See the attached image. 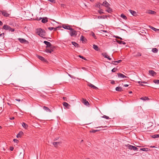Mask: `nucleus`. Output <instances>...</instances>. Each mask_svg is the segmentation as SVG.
I'll return each mask as SVG.
<instances>
[{"label": "nucleus", "mask_w": 159, "mask_h": 159, "mask_svg": "<svg viewBox=\"0 0 159 159\" xmlns=\"http://www.w3.org/2000/svg\"><path fill=\"white\" fill-rule=\"evenodd\" d=\"M121 61H122V60H120L117 61H112V63L113 64L117 65L118 63H119Z\"/></svg>", "instance_id": "aec40b11"}, {"label": "nucleus", "mask_w": 159, "mask_h": 159, "mask_svg": "<svg viewBox=\"0 0 159 159\" xmlns=\"http://www.w3.org/2000/svg\"><path fill=\"white\" fill-rule=\"evenodd\" d=\"M153 82L157 84H159V80H154L153 81Z\"/></svg>", "instance_id": "58836bf2"}, {"label": "nucleus", "mask_w": 159, "mask_h": 159, "mask_svg": "<svg viewBox=\"0 0 159 159\" xmlns=\"http://www.w3.org/2000/svg\"><path fill=\"white\" fill-rule=\"evenodd\" d=\"M48 21V20L47 17H46L45 19L43 18L42 20V22L43 23H45L47 22Z\"/></svg>", "instance_id": "cd10ccee"}, {"label": "nucleus", "mask_w": 159, "mask_h": 159, "mask_svg": "<svg viewBox=\"0 0 159 159\" xmlns=\"http://www.w3.org/2000/svg\"><path fill=\"white\" fill-rule=\"evenodd\" d=\"M149 73L150 75L152 76L155 75L157 74V73L152 70H149Z\"/></svg>", "instance_id": "9b49d317"}, {"label": "nucleus", "mask_w": 159, "mask_h": 159, "mask_svg": "<svg viewBox=\"0 0 159 159\" xmlns=\"http://www.w3.org/2000/svg\"><path fill=\"white\" fill-rule=\"evenodd\" d=\"M148 149L147 148H142L140 149V151H148Z\"/></svg>", "instance_id": "a19ab883"}, {"label": "nucleus", "mask_w": 159, "mask_h": 159, "mask_svg": "<svg viewBox=\"0 0 159 159\" xmlns=\"http://www.w3.org/2000/svg\"><path fill=\"white\" fill-rule=\"evenodd\" d=\"M116 40L118 43L120 44H123L124 45H125L126 44V43L124 41H120L116 39Z\"/></svg>", "instance_id": "412c9836"}, {"label": "nucleus", "mask_w": 159, "mask_h": 159, "mask_svg": "<svg viewBox=\"0 0 159 159\" xmlns=\"http://www.w3.org/2000/svg\"><path fill=\"white\" fill-rule=\"evenodd\" d=\"M125 146H126L127 147H128V148L131 150H133L134 151L136 150L137 151L138 150V148H137V147H135L134 146L131 145L129 144L125 145Z\"/></svg>", "instance_id": "f03ea898"}, {"label": "nucleus", "mask_w": 159, "mask_h": 159, "mask_svg": "<svg viewBox=\"0 0 159 159\" xmlns=\"http://www.w3.org/2000/svg\"><path fill=\"white\" fill-rule=\"evenodd\" d=\"M118 77L119 78H128V77L127 76H126L124 75L123 74L120 73H117Z\"/></svg>", "instance_id": "6e6552de"}, {"label": "nucleus", "mask_w": 159, "mask_h": 159, "mask_svg": "<svg viewBox=\"0 0 159 159\" xmlns=\"http://www.w3.org/2000/svg\"><path fill=\"white\" fill-rule=\"evenodd\" d=\"M15 100L19 102H20V99H16Z\"/></svg>", "instance_id": "680f3d73"}, {"label": "nucleus", "mask_w": 159, "mask_h": 159, "mask_svg": "<svg viewBox=\"0 0 159 159\" xmlns=\"http://www.w3.org/2000/svg\"><path fill=\"white\" fill-rule=\"evenodd\" d=\"M140 99L142 100H144V101H145L146 100H148L149 99V98L148 97H142L140 98Z\"/></svg>", "instance_id": "7c9ffc66"}, {"label": "nucleus", "mask_w": 159, "mask_h": 159, "mask_svg": "<svg viewBox=\"0 0 159 159\" xmlns=\"http://www.w3.org/2000/svg\"><path fill=\"white\" fill-rule=\"evenodd\" d=\"M13 141L15 143H17L19 142V141L18 140H17V139H13Z\"/></svg>", "instance_id": "8fccbe9b"}, {"label": "nucleus", "mask_w": 159, "mask_h": 159, "mask_svg": "<svg viewBox=\"0 0 159 159\" xmlns=\"http://www.w3.org/2000/svg\"><path fill=\"white\" fill-rule=\"evenodd\" d=\"M48 29L50 30H54V28L53 27H49L48 28Z\"/></svg>", "instance_id": "49530a36"}, {"label": "nucleus", "mask_w": 159, "mask_h": 159, "mask_svg": "<svg viewBox=\"0 0 159 159\" xmlns=\"http://www.w3.org/2000/svg\"><path fill=\"white\" fill-rule=\"evenodd\" d=\"M88 85L91 88H93L94 89H98V88L93 84L89 83L88 84Z\"/></svg>", "instance_id": "ddd939ff"}, {"label": "nucleus", "mask_w": 159, "mask_h": 159, "mask_svg": "<svg viewBox=\"0 0 159 159\" xmlns=\"http://www.w3.org/2000/svg\"><path fill=\"white\" fill-rule=\"evenodd\" d=\"M105 17H107V16H105V17L104 16H98L97 18L98 19H105Z\"/></svg>", "instance_id": "e433bc0d"}, {"label": "nucleus", "mask_w": 159, "mask_h": 159, "mask_svg": "<svg viewBox=\"0 0 159 159\" xmlns=\"http://www.w3.org/2000/svg\"><path fill=\"white\" fill-rule=\"evenodd\" d=\"M37 34L41 37L45 36L46 34L45 31L41 28L37 29L36 30Z\"/></svg>", "instance_id": "f257e3e1"}, {"label": "nucleus", "mask_w": 159, "mask_h": 159, "mask_svg": "<svg viewBox=\"0 0 159 159\" xmlns=\"http://www.w3.org/2000/svg\"><path fill=\"white\" fill-rule=\"evenodd\" d=\"M149 27L150 29H152V30H154L155 31H156L158 30H159V29H157L155 28L154 27H153L152 26H149Z\"/></svg>", "instance_id": "72a5a7b5"}, {"label": "nucleus", "mask_w": 159, "mask_h": 159, "mask_svg": "<svg viewBox=\"0 0 159 159\" xmlns=\"http://www.w3.org/2000/svg\"><path fill=\"white\" fill-rule=\"evenodd\" d=\"M107 127V126H101L100 127H97V128H101V127H102V128H106Z\"/></svg>", "instance_id": "5fc2aeb1"}, {"label": "nucleus", "mask_w": 159, "mask_h": 159, "mask_svg": "<svg viewBox=\"0 0 159 159\" xmlns=\"http://www.w3.org/2000/svg\"><path fill=\"white\" fill-rule=\"evenodd\" d=\"M53 145L55 147H57V146L58 145H60L61 144V142H53Z\"/></svg>", "instance_id": "4be33fe9"}, {"label": "nucleus", "mask_w": 159, "mask_h": 159, "mask_svg": "<svg viewBox=\"0 0 159 159\" xmlns=\"http://www.w3.org/2000/svg\"><path fill=\"white\" fill-rule=\"evenodd\" d=\"M93 48L96 51H99L100 50L99 48H98V46L95 44H93Z\"/></svg>", "instance_id": "6ab92c4d"}, {"label": "nucleus", "mask_w": 159, "mask_h": 159, "mask_svg": "<svg viewBox=\"0 0 159 159\" xmlns=\"http://www.w3.org/2000/svg\"><path fill=\"white\" fill-rule=\"evenodd\" d=\"M141 56V53L138 52L137 54L136 55V56Z\"/></svg>", "instance_id": "de8ad7c7"}, {"label": "nucleus", "mask_w": 159, "mask_h": 159, "mask_svg": "<svg viewBox=\"0 0 159 159\" xmlns=\"http://www.w3.org/2000/svg\"><path fill=\"white\" fill-rule=\"evenodd\" d=\"M100 129H97V130H92L90 131V133H94L96 132L99 131Z\"/></svg>", "instance_id": "c9c22d12"}, {"label": "nucleus", "mask_w": 159, "mask_h": 159, "mask_svg": "<svg viewBox=\"0 0 159 159\" xmlns=\"http://www.w3.org/2000/svg\"><path fill=\"white\" fill-rule=\"evenodd\" d=\"M59 28V26L57 27L54 28V30L55 31H56L57 30V28Z\"/></svg>", "instance_id": "bf43d9fd"}, {"label": "nucleus", "mask_w": 159, "mask_h": 159, "mask_svg": "<svg viewBox=\"0 0 159 159\" xmlns=\"http://www.w3.org/2000/svg\"><path fill=\"white\" fill-rule=\"evenodd\" d=\"M3 28L4 29L6 30H8L10 31V29H11V27L7 25H4L3 26Z\"/></svg>", "instance_id": "f8f14e48"}, {"label": "nucleus", "mask_w": 159, "mask_h": 159, "mask_svg": "<svg viewBox=\"0 0 159 159\" xmlns=\"http://www.w3.org/2000/svg\"><path fill=\"white\" fill-rule=\"evenodd\" d=\"M138 83L141 86H143L144 85L142 84V83H144V84H147V82H145V81H138Z\"/></svg>", "instance_id": "f704fd0d"}, {"label": "nucleus", "mask_w": 159, "mask_h": 159, "mask_svg": "<svg viewBox=\"0 0 159 159\" xmlns=\"http://www.w3.org/2000/svg\"><path fill=\"white\" fill-rule=\"evenodd\" d=\"M49 50L48 49H46V50H45V51L47 52H48L49 51Z\"/></svg>", "instance_id": "e2e57ef3"}, {"label": "nucleus", "mask_w": 159, "mask_h": 159, "mask_svg": "<svg viewBox=\"0 0 159 159\" xmlns=\"http://www.w3.org/2000/svg\"><path fill=\"white\" fill-rule=\"evenodd\" d=\"M101 5L106 7H108L110 5V4L106 1H104Z\"/></svg>", "instance_id": "1a4fd4ad"}, {"label": "nucleus", "mask_w": 159, "mask_h": 159, "mask_svg": "<svg viewBox=\"0 0 159 159\" xmlns=\"http://www.w3.org/2000/svg\"><path fill=\"white\" fill-rule=\"evenodd\" d=\"M19 41L21 43H28V42L24 39L19 38L18 39Z\"/></svg>", "instance_id": "39448f33"}, {"label": "nucleus", "mask_w": 159, "mask_h": 159, "mask_svg": "<svg viewBox=\"0 0 159 159\" xmlns=\"http://www.w3.org/2000/svg\"><path fill=\"white\" fill-rule=\"evenodd\" d=\"M43 109L46 110V111H49V112H51V110L48 107H47L46 106H43Z\"/></svg>", "instance_id": "5701e85b"}, {"label": "nucleus", "mask_w": 159, "mask_h": 159, "mask_svg": "<svg viewBox=\"0 0 159 159\" xmlns=\"http://www.w3.org/2000/svg\"><path fill=\"white\" fill-rule=\"evenodd\" d=\"M106 58H107L109 60H111V59L110 57H109L108 56L107 57H106Z\"/></svg>", "instance_id": "0e129e2a"}, {"label": "nucleus", "mask_w": 159, "mask_h": 159, "mask_svg": "<svg viewBox=\"0 0 159 159\" xmlns=\"http://www.w3.org/2000/svg\"><path fill=\"white\" fill-rule=\"evenodd\" d=\"M101 4H100V3H98L97 4H96L95 5V7L96 8H98L99 9H101V6L102 5Z\"/></svg>", "instance_id": "393cba45"}, {"label": "nucleus", "mask_w": 159, "mask_h": 159, "mask_svg": "<svg viewBox=\"0 0 159 159\" xmlns=\"http://www.w3.org/2000/svg\"><path fill=\"white\" fill-rule=\"evenodd\" d=\"M81 102L86 106H88L89 105V103L88 101L84 98H82Z\"/></svg>", "instance_id": "9d476101"}, {"label": "nucleus", "mask_w": 159, "mask_h": 159, "mask_svg": "<svg viewBox=\"0 0 159 159\" xmlns=\"http://www.w3.org/2000/svg\"><path fill=\"white\" fill-rule=\"evenodd\" d=\"M43 43L46 45V48L52 47L51 46L52 45L50 42L47 41H44L43 42Z\"/></svg>", "instance_id": "0eeeda50"}, {"label": "nucleus", "mask_w": 159, "mask_h": 159, "mask_svg": "<svg viewBox=\"0 0 159 159\" xmlns=\"http://www.w3.org/2000/svg\"><path fill=\"white\" fill-rule=\"evenodd\" d=\"M24 133L22 131H20L16 135V137L17 138H20L21 137V136Z\"/></svg>", "instance_id": "f3484780"}, {"label": "nucleus", "mask_w": 159, "mask_h": 159, "mask_svg": "<svg viewBox=\"0 0 159 159\" xmlns=\"http://www.w3.org/2000/svg\"><path fill=\"white\" fill-rule=\"evenodd\" d=\"M51 50H49L48 52H49V53H51L53 51V50H52L53 48L51 47Z\"/></svg>", "instance_id": "09e8293b"}, {"label": "nucleus", "mask_w": 159, "mask_h": 159, "mask_svg": "<svg viewBox=\"0 0 159 159\" xmlns=\"http://www.w3.org/2000/svg\"><path fill=\"white\" fill-rule=\"evenodd\" d=\"M102 117L104 118H106V119H109V117L107 116L106 115H104L103 116H102Z\"/></svg>", "instance_id": "37998d69"}, {"label": "nucleus", "mask_w": 159, "mask_h": 159, "mask_svg": "<svg viewBox=\"0 0 159 159\" xmlns=\"http://www.w3.org/2000/svg\"><path fill=\"white\" fill-rule=\"evenodd\" d=\"M116 70H117L116 68H114L111 71H112V72H114L116 71Z\"/></svg>", "instance_id": "c03bdc74"}, {"label": "nucleus", "mask_w": 159, "mask_h": 159, "mask_svg": "<svg viewBox=\"0 0 159 159\" xmlns=\"http://www.w3.org/2000/svg\"><path fill=\"white\" fill-rule=\"evenodd\" d=\"M2 25V22L1 20H0V25Z\"/></svg>", "instance_id": "338daca9"}, {"label": "nucleus", "mask_w": 159, "mask_h": 159, "mask_svg": "<svg viewBox=\"0 0 159 159\" xmlns=\"http://www.w3.org/2000/svg\"><path fill=\"white\" fill-rule=\"evenodd\" d=\"M107 8V10H106V11L108 13H110L111 11V9L109 7Z\"/></svg>", "instance_id": "ea45409f"}, {"label": "nucleus", "mask_w": 159, "mask_h": 159, "mask_svg": "<svg viewBox=\"0 0 159 159\" xmlns=\"http://www.w3.org/2000/svg\"><path fill=\"white\" fill-rule=\"evenodd\" d=\"M102 9H101L100 10L98 11V12L100 14H101L104 13V12L102 11Z\"/></svg>", "instance_id": "a18cd8bd"}, {"label": "nucleus", "mask_w": 159, "mask_h": 159, "mask_svg": "<svg viewBox=\"0 0 159 159\" xmlns=\"http://www.w3.org/2000/svg\"><path fill=\"white\" fill-rule=\"evenodd\" d=\"M70 34L71 37H75L77 35V32L72 28V30H70Z\"/></svg>", "instance_id": "7ed1b4c3"}, {"label": "nucleus", "mask_w": 159, "mask_h": 159, "mask_svg": "<svg viewBox=\"0 0 159 159\" xmlns=\"http://www.w3.org/2000/svg\"><path fill=\"white\" fill-rule=\"evenodd\" d=\"M71 26L70 25H62V27L65 29L68 30H72V28L71 27Z\"/></svg>", "instance_id": "423d86ee"}, {"label": "nucleus", "mask_w": 159, "mask_h": 159, "mask_svg": "<svg viewBox=\"0 0 159 159\" xmlns=\"http://www.w3.org/2000/svg\"><path fill=\"white\" fill-rule=\"evenodd\" d=\"M120 16L124 20H126L127 19L126 16L123 14H122Z\"/></svg>", "instance_id": "473e14b6"}, {"label": "nucleus", "mask_w": 159, "mask_h": 159, "mask_svg": "<svg viewBox=\"0 0 159 159\" xmlns=\"http://www.w3.org/2000/svg\"><path fill=\"white\" fill-rule=\"evenodd\" d=\"M114 37H115L116 38L118 39H119V37L118 36H114Z\"/></svg>", "instance_id": "69168bd1"}, {"label": "nucleus", "mask_w": 159, "mask_h": 159, "mask_svg": "<svg viewBox=\"0 0 159 159\" xmlns=\"http://www.w3.org/2000/svg\"><path fill=\"white\" fill-rule=\"evenodd\" d=\"M80 40L82 41L83 43H84L85 42V40H86V39L82 35L80 37Z\"/></svg>", "instance_id": "a878e982"}, {"label": "nucleus", "mask_w": 159, "mask_h": 159, "mask_svg": "<svg viewBox=\"0 0 159 159\" xmlns=\"http://www.w3.org/2000/svg\"><path fill=\"white\" fill-rule=\"evenodd\" d=\"M129 11L134 16H135L137 15L136 12L131 10H129Z\"/></svg>", "instance_id": "a211bd4d"}, {"label": "nucleus", "mask_w": 159, "mask_h": 159, "mask_svg": "<svg viewBox=\"0 0 159 159\" xmlns=\"http://www.w3.org/2000/svg\"><path fill=\"white\" fill-rule=\"evenodd\" d=\"M79 57L80 58H81L82 59L85 60H87V59H86L84 57L82 56H81V55H79Z\"/></svg>", "instance_id": "79ce46f5"}, {"label": "nucleus", "mask_w": 159, "mask_h": 159, "mask_svg": "<svg viewBox=\"0 0 159 159\" xmlns=\"http://www.w3.org/2000/svg\"><path fill=\"white\" fill-rule=\"evenodd\" d=\"M102 55L105 58L107 57L108 56L107 55V54L106 52H103L102 53Z\"/></svg>", "instance_id": "4c0bfd02"}, {"label": "nucleus", "mask_w": 159, "mask_h": 159, "mask_svg": "<svg viewBox=\"0 0 159 159\" xmlns=\"http://www.w3.org/2000/svg\"><path fill=\"white\" fill-rule=\"evenodd\" d=\"M111 84H115V81L114 80H112L111 82Z\"/></svg>", "instance_id": "052dcab7"}, {"label": "nucleus", "mask_w": 159, "mask_h": 159, "mask_svg": "<svg viewBox=\"0 0 159 159\" xmlns=\"http://www.w3.org/2000/svg\"><path fill=\"white\" fill-rule=\"evenodd\" d=\"M22 126L25 129H27L28 127V125L24 122H23L22 124Z\"/></svg>", "instance_id": "bb28decb"}, {"label": "nucleus", "mask_w": 159, "mask_h": 159, "mask_svg": "<svg viewBox=\"0 0 159 159\" xmlns=\"http://www.w3.org/2000/svg\"><path fill=\"white\" fill-rule=\"evenodd\" d=\"M14 30H15L14 29L11 28V29H10V31L11 32H13Z\"/></svg>", "instance_id": "864d4df0"}, {"label": "nucleus", "mask_w": 159, "mask_h": 159, "mask_svg": "<svg viewBox=\"0 0 159 159\" xmlns=\"http://www.w3.org/2000/svg\"><path fill=\"white\" fill-rule=\"evenodd\" d=\"M92 35L95 39H96V36L95 35V34L93 33H92L91 34Z\"/></svg>", "instance_id": "3c124183"}, {"label": "nucleus", "mask_w": 159, "mask_h": 159, "mask_svg": "<svg viewBox=\"0 0 159 159\" xmlns=\"http://www.w3.org/2000/svg\"><path fill=\"white\" fill-rule=\"evenodd\" d=\"M63 105L64 107H65L67 108H69V107L70 106L67 102H64L63 103Z\"/></svg>", "instance_id": "4468645a"}, {"label": "nucleus", "mask_w": 159, "mask_h": 159, "mask_svg": "<svg viewBox=\"0 0 159 159\" xmlns=\"http://www.w3.org/2000/svg\"><path fill=\"white\" fill-rule=\"evenodd\" d=\"M48 1H50V2H55V1L54 0H48Z\"/></svg>", "instance_id": "6e6d98bb"}, {"label": "nucleus", "mask_w": 159, "mask_h": 159, "mask_svg": "<svg viewBox=\"0 0 159 159\" xmlns=\"http://www.w3.org/2000/svg\"><path fill=\"white\" fill-rule=\"evenodd\" d=\"M148 13L149 14L154 15L156 13V12L154 11L149 10L148 12Z\"/></svg>", "instance_id": "c85d7f7f"}, {"label": "nucleus", "mask_w": 159, "mask_h": 159, "mask_svg": "<svg viewBox=\"0 0 159 159\" xmlns=\"http://www.w3.org/2000/svg\"><path fill=\"white\" fill-rule=\"evenodd\" d=\"M63 99L64 101H67V98L66 97H63Z\"/></svg>", "instance_id": "603ef678"}, {"label": "nucleus", "mask_w": 159, "mask_h": 159, "mask_svg": "<svg viewBox=\"0 0 159 159\" xmlns=\"http://www.w3.org/2000/svg\"><path fill=\"white\" fill-rule=\"evenodd\" d=\"M1 12L2 13L3 16H4L8 17L10 15V14H8L6 11H1Z\"/></svg>", "instance_id": "20e7f679"}, {"label": "nucleus", "mask_w": 159, "mask_h": 159, "mask_svg": "<svg viewBox=\"0 0 159 159\" xmlns=\"http://www.w3.org/2000/svg\"><path fill=\"white\" fill-rule=\"evenodd\" d=\"M37 57H38V58L39 59H40V60H41L42 61H43L44 62H46L47 61L45 59L44 57H42L41 56H39L38 55Z\"/></svg>", "instance_id": "2eb2a0df"}, {"label": "nucleus", "mask_w": 159, "mask_h": 159, "mask_svg": "<svg viewBox=\"0 0 159 159\" xmlns=\"http://www.w3.org/2000/svg\"><path fill=\"white\" fill-rule=\"evenodd\" d=\"M129 86V85L128 84H124V86L125 87H128V86Z\"/></svg>", "instance_id": "774afa93"}, {"label": "nucleus", "mask_w": 159, "mask_h": 159, "mask_svg": "<svg viewBox=\"0 0 159 159\" xmlns=\"http://www.w3.org/2000/svg\"><path fill=\"white\" fill-rule=\"evenodd\" d=\"M13 149H14V148L13 147H10V150L12 151L13 150Z\"/></svg>", "instance_id": "13d9d810"}, {"label": "nucleus", "mask_w": 159, "mask_h": 159, "mask_svg": "<svg viewBox=\"0 0 159 159\" xmlns=\"http://www.w3.org/2000/svg\"><path fill=\"white\" fill-rule=\"evenodd\" d=\"M15 118V117L13 116L11 117L10 118V119L11 120H14Z\"/></svg>", "instance_id": "4d7b16f0"}, {"label": "nucleus", "mask_w": 159, "mask_h": 159, "mask_svg": "<svg viewBox=\"0 0 159 159\" xmlns=\"http://www.w3.org/2000/svg\"><path fill=\"white\" fill-rule=\"evenodd\" d=\"M116 91L120 92L122 91L123 90L122 89V88L120 87H117L116 88Z\"/></svg>", "instance_id": "b1692460"}, {"label": "nucleus", "mask_w": 159, "mask_h": 159, "mask_svg": "<svg viewBox=\"0 0 159 159\" xmlns=\"http://www.w3.org/2000/svg\"><path fill=\"white\" fill-rule=\"evenodd\" d=\"M152 137L153 138H156L159 137V134H154L152 136Z\"/></svg>", "instance_id": "2f4dec72"}, {"label": "nucleus", "mask_w": 159, "mask_h": 159, "mask_svg": "<svg viewBox=\"0 0 159 159\" xmlns=\"http://www.w3.org/2000/svg\"><path fill=\"white\" fill-rule=\"evenodd\" d=\"M158 50L156 48H153L152 49V51L154 53H157L158 52Z\"/></svg>", "instance_id": "c756f323"}, {"label": "nucleus", "mask_w": 159, "mask_h": 159, "mask_svg": "<svg viewBox=\"0 0 159 159\" xmlns=\"http://www.w3.org/2000/svg\"><path fill=\"white\" fill-rule=\"evenodd\" d=\"M71 43L76 48L79 47V45L76 43L72 41L71 42Z\"/></svg>", "instance_id": "dca6fc26"}]
</instances>
